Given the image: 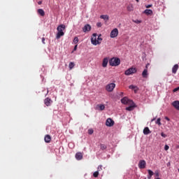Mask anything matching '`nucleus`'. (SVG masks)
<instances>
[{
    "mask_svg": "<svg viewBox=\"0 0 179 179\" xmlns=\"http://www.w3.org/2000/svg\"><path fill=\"white\" fill-rule=\"evenodd\" d=\"M144 135H149V134H152V131L150 129H149V127H145L143 131Z\"/></svg>",
    "mask_w": 179,
    "mask_h": 179,
    "instance_id": "obj_16",
    "label": "nucleus"
},
{
    "mask_svg": "<svg viewBox=\"0 0 179 179\" xmlns=\"http://www.w3.org/2000/svg\"><path fill=\"white\" fill-rule=\"evenodd\" d=\"M43 44H45V38H42Z\"/></svg>",
    "mask_w": 179,
    "mask_h": 179,
    "instance_id": "obj_39",
    "label": "nucleus"
},
{
    "mask_svg": "<svg viewBox=\"0 0 179 179\" xmlns=\"http://www.w3.org/2000/svg\"><path fill=\"white\" fill-rule=\"evenodd\" d=\"M115 89V83H110L106 86V90L107 92H113Z\"/></svg>",
    "mask_w": 179,
    "mask_h": 179,
    "instance_id": "obj_5",
    "label": "nucleus"
},
{
    "mask_svg": "<svg viewBox=\"0 0 179 179\" xmlns=\"http://www.w3.org/2000/svg\"><path fill=\"white\" fill-rule=\"evenodd\" d=\"M44 141L46 143H50L51 142V136L48 134L45 136Z\"/></svg>",
    "mask_w": 179,
    "mask_h": 179,
    "instance_id": "obj_17",
    "label": "nucleus"
},
{
    "mask_svg": "<svg viewBox=\"0 0 179 179\" xmlns=\"http://www.w3.org/2000/svg\"><path fill=\"white\" fill-rule=\"evenodd\" d=\"M44 104L45 106H46L47 107H50V106H51V104H52V100H51V99H50L49 97L45 99L44 100Z\"/></svg>",
    "mask_w": 179,
    "mask_h": 179,
    "instance_id": "obj_10",
    "label": "nucleus"
},
{
    "mask_svg": "<svg viewBox=\"0 0 179 179\" xmlns=\"http://www.w3.org/2000/svg\"><path fill=\"white\" fill-rule=\"evenodd\" d=\"M98 107L101 111H103L106 108V106L103 104L98 105Z\"/></svg>",
    "mask_w": 179,
    "mask_h": 179,
    "instance_id": "obj_24",
    "label": "nucleus"
},
{
    "mask_svg": "<svg viewBox=\"0 0 179 179\" xmlns=\"http://www.w3.org/2000/svg\"><path fill=\"white\" fill-rule=\"evenodd\" d=\"M143 13L147 15L148 16L153 15V10H150V9H146L144 10Z\"/></svg>",
    "mask_w": 179,
    "mask_h": 179,
    "instance_id": "obj_19",
    "label": "nucleus"
},
{
    "mask_svg": "<svg viewBox=\"0 0 179 179\" xmlns=\"http://www.w3.org/2000/svg\"><path fill=\"white\" fill-rule=\"evenodd\" d=\"M179 66L178 64H175L172 68V73H177V71H178Z\"/></svg>",
    "mask_w": 179,
    "mask_h": 179,
    "instance_id": "obj_18",
    "label": "nucleus"
},
{
    "mask_svg": "<svg viewBox=\"0 0 179 179\" xmlns=\"http://www.w3.org/2000/svg\"><path fill=\"white\" fill-rule=\"evenodd\" d=\"M162 121V119L160 117H159L157 121L155 122V124H157V125H159V127H160V125H162V122H160Z\"/></svg>",
    "mask_w": 179,
    "mask_h": 179,
    "instance_id": "obj_26",
    "label": "nucleus"
},
{
    "mask_svg": "<svg viewBox=\"0 0 179 179\" xmlns=\"http://www.w3.org/2000/svg\"><path fill=\"white\" fill-rule=\"evenodd\" d=\"M90 30H92V26H90V24H85L83 28V31L84 33H87V31H90Z\"/></svg>",
    "mask_w": 179,
    "mask_h": 179,
    "instance_id": "obj_11",
    "label": "nucleus"
},
{
    "mask_svg": "<svg viewBox=\"0 0 179 179\" xmlns=\"http://www.w3.org/2000/svg\"><path fill=\"white\" fill-rule=\"evenodd\" d=\"M108 64V58L105 57L103 59V62H102V66H103V68H107Z\"/></svg>",
    "mask_w": 179,
    "mask_h": 179,
    "instance_id": "obj_13",
    "label": "nucleus"
},
{
    "mask_svg": "<svg viewBox=\"0 0 179 179\" xmlns=\"http://www.w3.org/2000/svg\"><path fill=\"white\" fill-rule=\"evenodd\" d=\"M128 10H131V8H129V7L127 8Z\"/></svg>",
    "mask_w": 179,
    "mask_h": 179,
    "instance_id": "obj_48",
    "label": "nucleus"
},
{
    "mask_svg": "<svg viewBox=\"0 0 179 179\" xmlns=\"http://www.w3.org/2000/svg\"><path fill=\"white\" fill-rule=\"evenodd\" d=\"M136 68L131 67L125 71L124 75H126L127 76H129V75H134V73H136Z\"/></svg>",
    "mask_w": 179,
    "mask_h": 179,
    "instance_id": "obj_3",
    "label": "nucleus"
},
{
    "mask_svg": "<svg viewBox=\"0 0 179 179\" xmlns=\"http://www.w3.org/2000/svg\"><path fill=\"white\" fill-rule=\"evenodd\" d=\"M78 50V45H76L73 48V51H76Z\"/></svg>",
    "mask_w": 179,
    "mask_h": 179,
    "instance_id": "obj_40",
    "label": "nucleus"
},
{
    "mask_svg": "<svg viewBox=\"0 0 179 179\" xmlns=\"http://www.w3.org/2000/svg\"><path fill=\"white\" fill-rule=\"evenodd\" d=\"M152 4H149L145 6V8H147L148 9H149V8H152Z\"/></svg>",
    "mask_w": 179,
    "mask_h": 179,
    "instance_id": "obj_37",
    "label": "nucleus"
},
{
    "mask_svg": "<svg viewBox=\"0 0 179 179\" xmlns=\"http://www.w3.org/2000/svg\"><path fill=\"white\" fill-rule=\"evenodd\" d=\"M156 120V117L153 118L152 120H151V122H153V121H155Z\"/></svg>",
    "mask_w": 179,
    "mask_h": 179,
    "instance_id": "obj_46",
    "label": "nucleus"
},
{
    "mask_svg": "<svg viewBox=\"0 0 179 179\" xmlns=\"http://www.w3.org/2000/svg\"><path fill=\"white\" fill-rule=\"evenodd\" d=\"M66 27L64 24H60L57 27V34L56 35V38L58 40L61 38L63 36L65 35V32H64V30H65Z\"/></svg>",
    "mask_w": 179,
    "mask_h": 179,
    "instance_id": "obj_1",
    "label": "nucleus"
},
{
    "mask_svg": "<svg viewBox=\"0 0 179 179\" xmlns=\"http://www.w3.org/2000/svg\"><path fill=\"white\" fill-rule=\"evenodd\" d=\"M155 177L159 178V171H155Z\"/></svg>",
    "mask_w": 179,
    "mask_h": 179,
    "instance_id": "obj_38",
    "label": "nucleus"
},
{
    "mask_svg": "<svg viewBox=\"0 0 179 179\" xmlns=\"http://www.w3.org/2000/svg\"><path fill=\"white\" fill-rule=\"evenodd\" d=\"M130 105V106L126 108L127 111H132L135 108V103L134 101L131 102Z\"/></svg>",
    "mask_w": 179,
    "mask_h": 179,
    "instance_id": "obj_12",
    "label": "nucleus"
},
{
    "mask_svg": "<svg viewBox=\"0 0 179 179\" xmlns=\"http://www.w3.org/2000/svg\"><path fill=\"white\" fill-rule=\"evenodd\" d=\"M74 66H75V63L71 62L69 63V69H70V70L73 69Z\"/></svg>",
    "mask_w": 179,
    "mask_h": 179,
    "instance_id": "obj_23",
    "label": "nucleus"
},
{
    "mask_svg": "<svg viewBox=\"0 0 179 179\" xmlns=\"http://www.w3.org/2000/svg\"><path fill=\"white\" fill-rule=\"evenodd\" d=\"M149 65H150L149 64H146L145 69H148V66Z\"/></svg>",
    "mask_w": 179,
    "mask_h": 179,
    "instance_id": "obj_45",
    "label": "nucleus"
},
{
    "mask_svg": "<svg viewBox=\"0 0 179 179\" xmlns=\"http://www.w3.org/2000/svg\"><path fill=\"white\" fill-rule=\"evenodd\" d=\"M101 34H99L96 38L97 41H99L100 43H101V41H103V38H101Z\"/></svg>",
    "mask_w": 179,
    "mask_h": 179,
    "instance_id": "obj_29",
    "label": "nucleus"
},
{
    "mask_svg": "<svg viewBox=\"0 0 179 179\" xmlns=\"http://www.w3.org/2000/svg\"><path fill=\"white\" fill-rule=\"evenodd\" d=\"M101 19H103V20H108V15H101L100 16Z\"/></svg>",
    "mask_w": 179,
    "mask_h": 179,
    "instance_id": "obj_25",
    "label": "nucleus"
},
{
    "mask_svg": "<svg viewBox=\"0 0 179 179\" xmlns=\"http://www.w3.org/2000/svg\"><path fill=\"white\" fill-rule=\"evenodd\" d=\"M38 3L39 5H41V4L43 3V2H42V1H38Z\"/></svg>",
    "mask_w": 179,
    "mask_h": 179,
    "instance_id": "obj_44",
    "label": "nucleus"
},
{
    "mask_svg": "<svg viewBox=\"0 0 179 179\" xmlns=\"http://www.w3.org/2000/svg\"><path fill=\"white\" fill-rule=\"evenodd\" d=\"M129 89L134 90L135 93H136V92H138V87H136L135 85H129Z\"/></svg>",
    "mask_w": 179,
    "mask_h": 179,
    "instance_id": "obj_22",
    "label": "nucleus"
},
{
    "mask_svg": "<svg viewBox=\"0 0 179 179\" xmlns=\"http://www.w3.org/2000/svg\"><path fill=\"white\" fill-rule=\"evenodd\" d=\"M172 106H173V107H174V108L179 110V101H174L172 103Z\"/></svg>",
    "mask_w": 179,
    "mask_h": 179,
    "instance_id": "obj_15",
    "label": "nucleus"
},
{
    "mask_svg": "<svg viewBox=\"0 0 179 179\" xmlns=\"http://www.w3.org/2000/svg\"><path fill=\"white\" fill-rule=\"evenodd\" d=\"M161 136H162V138H167V135H166L164 133L162 132L161 133Z\"/></svg>",
    "mask_w": 179,
    "mask_h": 179,
    "instance_id": "obj_33",
    "label": "nucleus"
},
{
    "mask_svg": "<svg viewBox=\"0 0 179 179\" xmlns=\"http://www.w3.org/2000/svg\"><path fill=\"white\" fill-rule=\"evenodd\" d=\"M114 120L111 118H108L106 122V127H113L114 126Z\"/></svg>",
    "mask_w": 179,
    "mask_h": 179,
    "instance_id": "obj_9",
    "label": "nucleus"
},
{
    "mask_svg": "<svg viewBox=\"0 0 179 179\" xmlns=\"http://www.w3.org/2000/svg\"><path fill=\"white\" fill-rule=\"evenodd\" d=\"M102 169H103V166L99 165V166H98V171H100L101 170H102Z\"/></svg>",
    "mask_w": 179,
    "mask_h": 179,
    "instance_id": "obj_35",
    "label": "nucleus"
},
{
    "mask_svg": "<svg viewBox=\"0 0 179 179\" xmlns=\"http://www.w3.org/2000/svg\"><path fill=\"white\" fill-rule=\"evenodd\" d=\"M138 169H146V161L141 159L138 162Z\"/></svg>",
    "mask_w": 179,
    "mask_h": 179,
    "instance_id": "obj_7",
    "label": "nucleus"
},
{
    "mask_svg": "<svg viewBox=\"0 0 179 179\" xmlns=\"http://www.w3.org/2000/svg\"><path fill=\"white\" fill-rule=\"evenodd\" d=\"M165 120H166V121H170V118H169V117H165Z\"/></svg>",
    "mask_w": 179,
    "mask_h": 179,
    "instance_id": "obj_41",
    "label": "nucleus"
},
{
    "mask_svg": "<svg viewBox=\"0 0 179 179\" xmlns=\"http://www.w3.org/2000/svg\"><path fill=\"white\" fill-rule=\"evenodd\" d=\"M169 149H170V147L167 145H165L164 146V150H169Z\"/></svg>",
    "mask_w": 179,
    "mask_h": 179,
    "instance_id": "obj_34",
    "label": "nucleus"
},
{
    "mask_svg": "<svg viewBox=\"0 0 179 179\" xmlns=\"http://www.w3.org/2000/svg\"><path fill=\"white\" fill-rule=\"evenodd\" d=\"M148 69H145L144 71L142 73L143 78H148Z\"/></svg>",
    "mask_w": 179,
    "mask_h": 179,
    "instance_id": "obj_21",
    "label": "nucleus"
},
{
    "mask_svg": "<svg viewBox=\"0 0 179 179\" xmlns=\"http://www.w3.org/2000/svg\"><path fill=\"white\" fill-rule=\"evenodd\" d=\"M38 15H41V16H45V12H44V10L43 8H39L37 10Z\"/></svg>",
    "mask_w": 179,
    "mask_h": 179,
    "instance_id": "obj_20",
    "label": "nucleus"
},
{
    "mask_svg": "<svg viewBox=\"0 0 179 179\" xmlns=\"http://www.w3.org/2000/svg\"><path fill=\"white\" fill-rule=\"evenodd\" d=\"M76 159L77 160H82L83 159V154L82 152H77L76 154Z\"/></svg>",
    "mask_w": 179,
    "mask_h": 179,
    "instance_id": "obj_14",
    "label": "nucleus"
},
{
    "mask_svg": "<svg viewBox=\"0 0 179 179\" xmlns=\"http://www.w3.org/2000/svg\"><path fill=\"white\" fill-rule=\"evenodd\" d=\"M101 150H106V149H107V145L104 144H101Z\"/></svg>",
    "mask_w": 179,
    "mask_h": 179,
    "instance_id": "obj_27",
    "label": "nucleus"
},
{
    "mask_svg": "<svg viewBox=\"0 0 179 179\" xmlns=\"http://www.w3.org/2000/svg\"><path fill=\"white\" fill-rule=\"evenodd\" d=\"M93 176L95 177V178H97V177H99V171H95L93 173Z\"/></svg>",
    "mask_w": 179,
    "mask_h": 179,
    "instance_id": "obj_31",
    "label": "nucleus"
},
{
    "mask_svg": "<svg viewBox=\"0 0 179 179\" xmlns=\"http://www.w3.org/2000/svg\"><path fill=\"white\" fill-rule=\"evenodd\" d=\"M132 100L129 99L128 97L124 96L123 99H121V103L122 104H131L132 103Z\"/></svg>",
    "mask_w": 179,
    "mask_h": 179,
    "instance_id": "obj_8",
    "label": "nucleus"
},
{
    "mask_svg": "<svg viewBox=\"0 0 179 179\" xmlns=\"http://www.w3.org/2000/svg\"><path fill=\"white\" fill-rule=\"evenodd\" d=\"M136 2H139V0H136Z\"/></svg>",
    "mask_w": 179,
    "mask_h": 179,
    "instance_id": "obj_49",
    "label": "nucleus"
},
{
    "mask_svg": "<svg viewBox=\"0 0 179 179\" xmlns=\"http://www.w3.org/2000/svg\"><path fill=\"white\" fill-rule=\"evenodd\" d=\"M155 179H160L159 178H155Z\"/></svg>",
    "mask_w": 179,
    "mask_h": 179,
    "instance_id": "obj_50",
    "label": "nucleus"
},
{
    "mask_svg": "<svg viewBox=\"0 0 179 179\" xmlns=\"http://www.w3.org/2000/svg\"><path fill=\"white\" fill-rule=\"evenodd\" d=\"M117 36H118V29L115 28L110 32V38H115V37H117Z\"/></svg>",
    "mask_w": 179,
    "mask_h": 179,
    "instance_id": "obj_6",
    "label": "nucleus"
},
{
    "mask_svg": "<svg viewBox=\"0 0 179 179\" xmlns=\"http://www.w3.org/2000/svg\"><path fill=\"white\" fill-rule=\"evenodd\" d=\"M148 176H152L155 174V173L150 169L148 170Z\"/></svg>",
    "mask_w": 179,
    "mask_h": 179,
    "instance_id": "obj_28",
    "label": "nucleus"
},
{
    "mask_svg": "<svg viewBox=\"0 0 179 179\" xmlns=\"http://www.w3.org/2000/svg\"><path fill=\"white\" fill-rule=\"evenodd\" d=\"M120 64H121L120 58L113 57L109 60V65H110V66H118Z\"/></svg>",
    "mask_w": 179,
    "mask_h": 179,
    "instance_id": "obj_2",
    "label": "nucleus"
},
{
    "mask_svg": "<svg viewBox=\"0 0 179 179\" xmlns=\"http://www.w3.org/2000/svg\"><path fill=\"white\" fill-rule=\"evenodd\" d=\"M148 179H152V176L148 175Z\"/></svg>",
    "mask_w": 179,
    "mask_h": 179,
    "instance_id": "obj_42",
    "label": "nucleus"
},
{
    "mask_svg": "<svg viewBox=\"0 0 179 179\" xmlns=\"http://www.w3.org/2000/svg\"><path fill=\"white\" fill-rule=\"evenodd\" d=\"M96 26H97V27H101V26H102L101 22H97Z\"/></svg>",
    "mask_w": 179,
    "mask_h": 179,
    "instance_id": "obj_36",
    "label": "nucleus"
},
{
    "mask_svg": "<svg viewBox=\"0 0 179 179\" xmlns=\"http://www.w3.org/2000/svg\"><path fill=\"white\" fill-rule=\"evenodd\" d=\"M73 43H74V44L79 43V38L78 37H75L73 39Z\"/></svg>",
    "mask_w": 179,
    "mask_h": 179,
    "instance_id": "obj_30",
    "label": "nucleus"
},
{
    "mask_svg": "<svg viewBox=\"0 0 179 179\" xmlns=\"http://www.w3.org/2000/svg\"><path fill=\"white\" fill-rule=\"evenodd\" d=\"M135 23L139 24L141 23V21L140 20L135 21Z\"/></svg>",
    "mask_w": 179,
    "mask_h": 179,
    "instance_id": "obj_43",
    "label": "nucleus"
},
{
    "mask_svg": "<svg viewBox=\"0 0 179 179\" xmlns=\"http://www.w3.org/2000/svg\"><path fill=\"white\" fill-rule=\"evenodd\" d=\"M91 43L93 45H97L98 44H101V42L97 41V34H93L91 38Z\"/></svg>",
    "mask_w": 179,
    "mask_h": 179,
    "instance_id": "obj_4",
    "label": "nucleus"
},
{
    "mask_svg": "<svg viewBox=\"0 0 179 179\" xmlns=\"http://www.w3.org/2000/svg\"><path fill=\"white\" fill-rule=\"evenodd\" d=\"M128 10H131V8H129V7L127 8Z\"/></svg>",
    "mask_w": 179,
    "mask_h": 179,
    "instance_id": "obj_47",
    "label": "nucleus"
},
{
    "mask_svg": "<svg viewBox=\"0 0 179 179\" xmlns=\"http://www.w3.org/2000/svg\"><path fill=\"white\" fill-rule=\"evenodd\" d=\"M178 172H179V169H178Z\"/></svg>",
    "mask_w": 179,
    "mask_h": 179,
    "instance_id": "obj_51",
    "label": "nucleus"
},
{
    "mask_svg": "<svg viewBox=\"0 0 179 179\" xmlns=\"http://www.w3.org/2000/svg\"><path fill=\"white\" fill-rule=\"evenodd\" d=\"M93 132H94V131H93L92 129H88V134H89V135H92Z\"/></svg>",
    "mask_w": 179,
    "mask_h": 179,
    "instance_id": "obj_32",
    "label": "nucleus"
}]
</instances>
